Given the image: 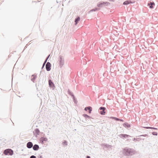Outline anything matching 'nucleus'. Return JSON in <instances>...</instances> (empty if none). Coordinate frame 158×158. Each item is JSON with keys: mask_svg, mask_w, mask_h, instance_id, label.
Masks as SVG:
<instances>
[{"mask_svg": "<svg viewBox=\"0 0 158 158\" xmlns=\"http://www.w3.org/2000/svg\"><path fill=\"white\" fill-rule=\"evenodd\" d=\"M110 4V3L108 2H99L97 5L98 7H102L103 6H108Z\"/></svg>", "mask_w": 158, "mask_h": 158, "instance_id": "obj_1", "label": "nucleus"}, {"mask_svg": "<svg viewBox=\"0 0 158 158\" xmlns=\"http://www.w3.org/2000/svg\"><path fill=\"white\" fill-rule=\"evenodd\" d=\"M124 150L125 154L127 156L132 155L133 154V150L131 149L126 148Z\"/></svg>", "mask_w": 158, "mask_h": 158, "instance_id": "obj_2", "label": "nucleus"}, {"mask_svg": "<svg viewBox=\"0 0 158 158\" xmlns=\"http://www.w3.org/2000/svg\"><path fill=\"white\" fill-rule=\"evenodd\" d=\"M3 153L5 155H12L13 154V151L10 149H7L4 151Z\"/></svg>", "mask_w": 158, "mask_h": 158, "instance_id": "obj_3", "label": "nucleus"}, {"mask_svg": "<svg viewBox=\"0 0 158 158\" xmlns=\"http://www.w3.org/2000/svg\"><path fill=\"white\" fill-rule=\"evenodd\" d=\"M64 60L63 58H62V56H60V59L59 60V65L60 67L61 68L64 64Z\"/></svg>", "mask_w": 158, "mask_h": 158, "instance_id": "obj_4", "label": "nucleus"}, {"mask_svg": "<svg viewBox=\"0 0 158 158\" xmlns=\"http://www.w3.org/2000/svg\"><path fill=\"white\" fill-rule=\"evenodd\" d=\"M106 110V108L104 107H101L99 109V110H101L100 112V114L102 115H104L105 114V110Z\"/></svg>", "mask_w": 158, "mask_h": 158, "instance_id": "obj_5", "label": "nucleus"}, {"mask_svg": "<svg viewBox=\"0 0 158 158\" xmlns=\"http://www.w3.org/2000/svg\"><path fill=\"white\" fill-rule=\"evenodd\" d=\"M51 64L49 62H48L46 64V68L47 71H49L51 69Z\"/></svg>", "mask_w": 158, "mask_h": 158, "instance_id": "obj_6", "label": "nucleus"}, {"mask_svg": "<svg viewBox=\"0 0 158 158\" xmlns=\"http://www.w3.org/2000/svg\"><path fill=\"white\" fill-rule=\"evenodd\" d=\"M118 136L121 138L124 139V138H126L129 137H131V136L128 135L121 134L118 135Z\"/></svg>", "mask_w": 158, "mask_h": 158, "instance_id": "obj_7", "label": "nucleus"}, {"mask_svg": "<svg viewBox=\"0 0 158 158\" xmlns=\"http://www.w3.org/2000/svg\"><path fill=\"white\" fill-rule=\"evenodd\" d=\"M155 5V3L153 2H150L148 4V6H149V7L151 9L154 8V6Z\"/></svg>", "mask_w": 158, "mask_h": 158, "instance_id": "obj_8", "label": "nucleus"}, {"mask_svg": "<svg viewBox=\"0 0 158 158\" xmlns=\"http://www.w3.org/2000/svg\"><path fill=\"white\" fill-rule=\"evenodd\" d=\"M47 141L48 139L45 137H42L40 139V141L42 144L44 143V141Z\"/></svg>", "mask_w": 158, "mask_h": 158, "instance_id": "obj_9", "label": "nucleus"}, {"mask_svg": "<svg viewBox=\"0 0 158 158\" xmlns=\"http://www.w3.org/2000/svg\"><path fill=\"white\" fill-rule=\"evenodd\" d=\"M48 83L49 87H51L52 88H54L55 87V85L54 84V83L52 82V81L50 80L49 79L48 80Z\"/></svg>", "mask_w": 158, "mask_h": 158, "instance_id": "obj_10", "label": "nucleus"}, {"mask_svg": "<svg viewBox=\"0 0 158 158\" xmlns=\"http://www.w3.org/2000/svg\"><path fill=\"white\" fill-rule=\"evenodd\" d=\"M33 146V144L31 142H29L27 144V147L28 148H31Z\"/></svg>", "mask_w": 158, "mask_h": 158, "instance_id": "obj_11", "label": "nucleus"}, {"mask_svg": "<svg viewBox=\"0 0 158 158\" xmlns=\"http://www.w3.org/2000/svg\"><path fill=\"white\" fill-rule=\"evenodd\" d=\"M33 77L31 79V80L33 82H35V81L37 77V75L35 74H33L31 76V77Z\"/></svg>", "mask_w": 158, "mask_h": 158, "instance_id": "obj_12", "label": "nucleus"}, {"mask_svg": "<svg viewBox=\"0 0 158 158\" xmlns=\"http://www.w3.org/2000/svg\"><path fill=\"white\" fill-rule=\"evenodd\" d=\"M32 147L33 150L34 151H37L39 148V146L36 144L33 146Z\"/></svg>", "mask_w": 158, "mask_h": 158, "instance_id": "obj_13", "label": "nucleus"}, {"mask_svg": "<svg viewBox=\"0 0 158 158\" xmlns=\"http://www.w3.org/2000/svg\"><path fill=\"white\" fill-rule=\"evenodd\" d=\"M68 94L73 97V98L74 100H75V97L73 94V93L69 89L68 90Z\"/></svg>", "mask_w": 158, "mask_h": 158, "instance_id": "obj_14", "label": "nucleus"}, {"mask_svg": "<svg viewBox=\"0 0 158 158\" xmlns=\"http://www.w3.org/2000/svg\"><path fill=\"white\" fill-rule=\"evenodd\" d=\"M40 131L39 129L38 128H36L35 130L33 132V134L34 135H35V134H36L37 135H39L40 134Z\"/></svg>", "mask_w": 158, "mask_h": 158, "instance_id": "obj_15", "label": "nucleus"}, {"mask_svg": "<svg viewBox=\"0 0 158 158\" xmlns=\"http://www.w3.org/2000/svg\"><path fill=\"white\" fill-rule=\"evenodd\" d=\"M123 126L124 127L128 128L131 127L130 125L127 123H125L123 124Z\"/></svg>", "mask_w": 158, "mask_h": 158, "instance_id": "obj_16", "label": "nucleus"}, {"mask_svg": "<svg viewBox=\"0 0 158 158\" xmlns=\"http://www.w3.org/2000/svg\"><path fill=\"white\" fill-rule=\"evenodd\" d=\"M50 56V54L46 58V60H45V61H44V63L43 64V65H42V69L44 67V66H45V63H46V62H47V60L49 58V56Z\"/></svg>", "mask_w": 158, "mask_h": 158, "instance_id": "obj_17", "label": "nucleus"}, {"mask_svg": "<svg viewBox=\"0 0 158 158\" xmlns=\"http://www.w3.org/2000/svg\"><path fill=\"white\" fill-rule=\"evenodd\" d=\"M80 20V18L79 17H77L75 20V25H76L78 23V21Z\"/></svg>", "mask_w": 158, "mask_h": 158, "instance_id": "obj_18", "label": "nucleus"}, {"mask_svg": "<svg viewBox=\"0 0 158 158\" xmlns=\"http://www.w3.org/2000/svg\"><path fill=\"white\" fill-rule=\"evenodd\" d=\"M83 116L85 117V118H88V119H90V118H92L93 119V118H92L91 117H90L89 115H88L86 114H84L83 115Z\"/></svg>", "mask_w": 158, "mask_h": 158, "instance_id": "obj_19", "label": "nucleus"}, {"mask_svg": "<svg viewBox=\"0 0 158 158\" xmlns=\"http://www.w3.org/2000/svg\"><path fill=\"white\" fill-rule=\"evenodd\" d=\"M132 3L130 1H129L128 0L126 1L123 2V4L124 5H127L130 3Z\"/></svg>", "mask_w": 158, "mask_h": 158, "instance_id": "obj_20", "label": "nucleus"}, {"mask_svg": "<svg viewBox=\"0 0 158 158\" xmlns=\"http://www.w3.org/2000/svg\"><path fill=\"white\" fill-rule=\"evenodd\" d=\"M100 8H95V9H92L89 11V13L92 12L93 11H95L96 10H100Z\"/></svg>", "mask_w": 158, "mask_h": 158, "instance_id": "obj_21", "label": "nucleus"}, {"mask_svg": "<svg viewBox=\"0 0 158 158\" xmlns=\"http://www.w3.org/2000/svg\"><path fill=\"white\" fill-rule=\"evenodd\" d=\"M104 146L105 148H110L111 146L108 144H104Z\"/></svg>", "mask_w": 158, "mask_h": 158, "instance_id": "obj_22", "label": "nucleus"}, {"mask_svg": "<svg viewBox=\"0 0 158 158\" xmlns=\"http://www.w3.org/2000/svg\"><path fill=\"white\" fill-rule=\"evenodd\" d=\"M110 118L114 119L116 121H119L120 119L119 118H117L115 117H110Z\"/></svg>", "mask_w": 158, "mask_h": 158, "instance_id": "obj_23", "label": "nucleus"}, {"mask_svg": "<svg viewBox=\"0 0 158 158\" xmlns=\"http://www.w3.org/2000/svg\"><path fill=\"white\" fill-rule=\"evenodd\" d=\"M91 107L90 106H88L86 107L85 108V111H87L88 110H89L90 109V108H91Z\"/></svg>", "mask_w": 158, "mask_h": 158, "instance_id": "obj_24", "label": "nucleus"}, {"mask_svg": "<svg viewBox=\"0 0 158 158\" xmlns=\"http://www.w3.org/2000/svg\"><path fill=\"white\" fill-rule=\"evenodd\" d=\"M62 144L63 145H65L67 146V142L66 141L64 140V141L62 143Z\"/></svg>", "mask_w": 158, "mask_h": 158, "instance_id": "obj_25", "label": "nucleus"}, {"mask_svg": "<svg viewBox=\"0 0 158 158\" xmlns=\"http://www.w3.org/2000/svg\"><path fill=\"white\" fill-rule=\"evenodd\" d=\"M152 134L154 135H157V133L155 132H153L152 133Z\"/></svg>", "mask_w": 158, "mask_h": 158, "instance_id": "obj_26", "label": "nucleus"}, {"mask_svg": "<svg viewBox=\"0 0 158 158\" xmlns=\"http://www.w3.org/2000/svg\"><path fill=\"white\" fill-rule=\"evenodd\" d=\"M30 158H36V157L34 155H32L30 157Z\"/></svg>", "mask_w": 158, "mask_h": 158, "instance_id": "obj_27", "label": "nucleus"}, {"mask_svg": "<svg viewBox=\"0 0 158 158\" xmlns=\"http://www.w3.org/2000/svg\"><path fill=\"white\" fill-rule=\"evenodd\" d=\"M92 111V107L89 110V113L90 114L91 113Z\"/></svg>", "mask_w": 158, "mask_h": 158, "instance_id": "obj_28", "label": "nucleus"}, {"mask_svg": "<svg viewBox=\"0 0 158 158\" xmlns=\"http://www.w3.org/2000/svg\"><path fill=\"white\" fill-rule=\"evenodd\" d=\"M150 129H154V130H157V128L153 127H151Z\"/></svg>", "mask_w": 158, "mask_h": 158, "instance_id": "obj_29", "label": "nucleus"}, {"mask_svg": "<svg viewBox=\"0 0 158 158\" xmlns=\"http://www.w3.org/2000/svg\"><path fill=\"white\" fill-rule=\"evenodd\" d=\"M144 128H146V129H150L151 128V127H143Z\"/></svg>", "mask_w": 158, "mask_h": 158, "instance_id": "obj_30", "label": "nucleus"}, {"mask_svg": "<svg viewBox=\"0 0 158 158\" xmlns=\"http://www.w3.org/2000/svg\"><path fill=\"white\" fill-rule=\"evenodd\" d=\"M140 136H143L146 137L147 136H148V135L147 134H145L144 135H141Z\"/></svg>", "mask_w": 158, "mask_h": 158, "instance_id": "obj_31", "label": "nucleus"}, {"mask_svg": "<svg viewBox=\"0 0 158 158\" xmlns=\"http://www.w3.org/2000/svg\"><path fill=\"white\" fill-rule=\"evenodd\" d=\"M139 138H137V139H135V138H134V139H133V140L134 141H137L138 140V139H139Z\"/></svg>", "mask_w": 158, "mask_h": 158, "instance_id": "obj_32", "label": "nucleus"}, {"mask_svg": "<svg viewBox=\"0 0 158 158\" xmlns=\"http://www.w3.org/2000/svg\"><path fill=\"white\" fill-rule=\"evenodd\" d=\"M119 121H120L121 122H123L124 121L123 119H119Z\"/></svg>", "mask_w": 158, "mask_h": 158, "instance_id": "obj_33", "label": "nucleus"}, {"mask_svg": "<svg viewBox=\"0 0 158 158\" xmlns=\"http://www.w3.org/2000/svg\"><path fill=\"white\" fill-rule=\"evenodd\" d=\"M86 158H90V157L89 156H87L86 157Z\"/></svg>", "mask_w": 158, "mask_h": 158, "instance_id": "obj_34", "label": "nucleus"}, {"mask_svg": "<svg viewBox=\"0 0 158 158\" xmlns=\"http://www.w3.org/2000/svg\"><path fill=\"white\" fill-rule=\"evenodd\" d=\"M110 1L114 2V0H109Z\"/></svg>", "mask_w": 158, "mask_h": 158, "instance_id": "obj_35", "label": "nucleus"}, {"mask_svg": "<svg viewBox=\"0 0 158 158\" xmlns=\"http://www.w3.org/2000/svg\"><path fill=\"white\" fill-rule=\"evenodd\" d=\"M39 158H42V156H40Z\"/></svg>", "mask_w": 158, "mask_h": 158, "instance_id": "obj_36", "label": "nucleus"}]
</instances>
